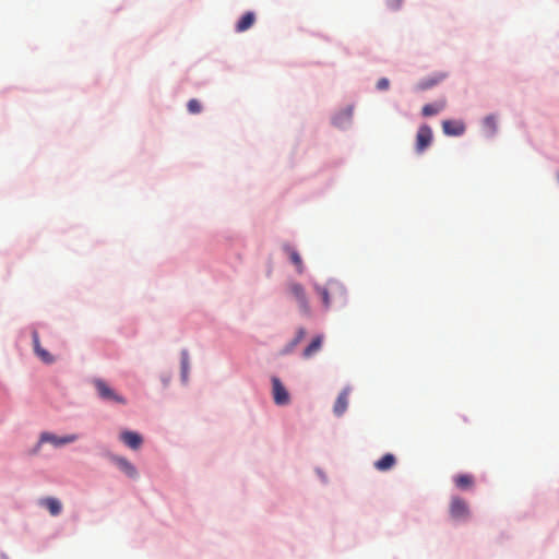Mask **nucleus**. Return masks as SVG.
<instances>
[{
	"label": "nucleus",
	"mask_w": 559,
	"mask_h": 559,
	"mask_svg": "<svg viewBox=\"0 0 559 559\" xmlns=\"http://www.w3.org/2000/svg\"><path fill=\"white\" fill-rule=\"evenodd\" d=\"M316 292L321 296L325 309L330 308L333 300L345 301V288L337 281H330L326 286H314Z\"/></svg>",
	"instance_id": "f257e3e1"
},
{
	"label": "nucleus",
	"mask_w": 559,
	"mask_h": 559,
	"mask_svg": "<svg viewBox=\"0 0 559 559\" xmlns=\"http://www.w3.org/2000/svg\"><path fill=\"white\" fill-rule=\"evenodd\" d=\"M93 384L97 391L98 396L107 402H114L118 404H126L127 401L123 396L118 394L110 385L102 380V379H95L93 381Z\"/></svg>",
	"instance_id": "f03ea898"
},
{
	"label": "nucleus",
	"mask_w": 559,
	"mask_h": 559,
	"mask_svg": "<svg viewBox=\"0 0 559 559\" xmlns=\"http://www.w3.org/2000/svg\"><path fill=\"white\" fill-rule=\"evenodd\" d=\"M449 513L453 520L464 521L469 518L467 502L460 497H452L449 506Z\"/></svg>",
	"instance_id": "7ed1b4c3"
},
{
	"label": "nucleus",
	"mask_w": 559,
	"mask_h": 559,
	"mask_svg": "<svg viewBox=\"0 0 559 559\" xmlns=\"http://www.w3.org/2000/svg\"><path fill=\"white\" fill-rule=\"evenodd\" d=\"M272 395L276 405L283 406L290 402L288 391L277 377L272 378Z\"/></svg>",
	"instance_id": "20e7f679"
},
{
	"label": "nucleus",
	"mask_w": 559,
	"mask_h": 559,
	"mask_svg": "<svg viewBox=\"0 0 559 559\" xmlns=\"http://www.w3.org/2000/svg\"><path fill=\"white\" fill-rule=\"evenodd\" d=\"M432 142V131L427 124H423L418 128L416 134L415 150L418 154H421Z\"/></svg>",
	"instance_id": "39448f33"
},
{
	"label": "nucleus",
	"mask_w": 559,
	"mask_h": 559,
	"mask_svg": "<svg viewBox=\"0 0 559 559\" xmlns=\"http://www.w3.org/2000/svg\"><path fill=\"white\" fill-rule=\"evenodd\" d=\"M289 292L293 295V297L296 299V301L298 302L300 310L304 313L309 314L310 306H309V301H308L305 288L298 283H292V284H289Z\"/></svg>",
	"instance_id": "423d86ee"
},
{
	"label": "nucleus",
	"mask_w": 559,
	"mask_h": 559,
	"mask_svg": "<svg viewBox=\"0 0 559 559\" xmlns=\"http://www.w3.org/2000/svg\"><path fill=\"white\" fill-rule=\"evenodd\" d=\"M78 440V436L76 435H68V436H64V437H58L56 435H52L50 432H44L41 433L40 436V441L41 442H49L51 444H53L55 447H61V445H64V444H68V443H72L74 441Z\"/></svg>",
	"instance_id": "0eeeda50"
},
{
	"label": "nucleus",
	"mask_w": 559,
	"mask_h": 559,
	"mask_svg": "<svg viewBox=\"0 0 559 559\" xmlns=\"http://www.w3.org/2000/svg\"><path fill=\"white\" fill-rule=\"evenodd\" d=\"M448 76V73L445 72H437V73H433L423 80H420L417 85H416V88L418 91H426V90H429L436 85H438L440 82H442L445 78Z\"/></svg>",
	"instance_id": "6e6552de"
},
{
	"label": "nucleus",
	"mask_w": 559,
	"mask_h": 559,
	"mask_svg": "<svg viewBox=\"0 0 559 559\" xmlns=\"http://www.w3.org/2000/svg\"><path fill=\"white\" fill-rule=\"evenodd\" d=\"M32 338H33V347H34L35 354L45 364H52L55 361V358L49 352H47L45 348L41 347L40 342H39V334L37 331H33Z\"/></svg>",
	"instance_id": "1a4fd4ad"
},
{
	"label": "nucleus",
	"mask_w": 559,
	"mask_h": 559,
	"mask_svg": "<svg viewBox=\"0 0 559 559\" xmlns=\"http://www.w3.org/2000/svg\"><path fill=\"white\" fill-rule=\"evenodd\" d=\"M111 460L118 466V468L121 472H123L128 477L133 479L138 477V471L135 466L126 457L112 456Z\"/></svg>",
	"instance_id": "9d476101"
},
{
	"label": "nucleus",
	"mask_w": 559,
	"mask_h": 559,
	"mask_svg": "<svg viewBox=\"0 0 559 559\" xmlns=\"http://www.w3.org/2000/svg\"><path fill=\"white\" fill-rule=\"evenodd\" d=\"M120 440L132 450L139 449L143 442L142 437L138 432L129 430L121 432Z\"/></svg>",
	"instance_id": "9b49d317"
},
{
	"label": "nucleus",
	"mask_w": 559,
	"mask_h": 559,
	"mask_svg": "<svg viewBox=\"0 0 559 559\" xmlns=\"http://www.w3.org/2000/svg\"><path fill=\"white\" fill-rule=\"evenodd\" d=\"M442 129L447 135L457 136L464 133L465 126L461 121L444 120L442 122Z\"/></svg>",
	"instance_id": "f8f14e48"
},
{
	"label": "nucleus",
	"mask_w": 559,
	"mask_h": 559,
	"mask_svg": "<svg viewBox=\"0 0 559 559\" xmlns=\"http://www.w3.org/2000/svg\"><path fill=\"white\" fill-rule=\"evenodd\" d=\"M348 405V390H343L337 396L334 404V414L341 416L345 413Z\"/></svg>",
	"instance_id": "ddd939ff"
},
{
	"label": "nucleus",
	"mask_w": 559,
	"mask_h": 559,
	"mask_svg": "<svg viewBox=\"0 0 559 559\" xmlns=\"http://www.w3.org/2000/svg\"><path fill=\"white\" fill-rule=\"evenodd\" d=\"M40 504L46 507L49 513L53 516L59 515L62 510L61 502L53 497H47L40 501Z\"/></svg>",
	"instance_id": "4468645a"
},
{
	"label": "nucleus",
	"mask_w": 559,
	"mask_h": 559,
	"mask_svg": "<svg viewBox=\"0 0 559 559\" xmlns=\"http://www.w3.org/2000/svg\"><path fill=\"white\" fill-rule=\"evenodd\" d=\"M396 463L395 456L391 453L384 454L380 460L374 462V467L380 472L391 469Z\"/></svg>",
	"instance_id": "2eb2a0df"
},
{
	"label": "nucleus",
	"mask_w": 559,
	"mask_h": 559,
	"mask_svg": "<svg viewBox=\"0 0 559 559\" xmlns=\"http://www.w3.org/2000/svg\"><path fill=\"white\" fill-rule=\"evenodd\" d=\"M455 486L459 489L466 490L474 486V477L469 474H459L453 478Z\"/></svg>",
	"instance_id": "dca6fc26"
},
{
	"label": "nucleus",
	"mask_w": 559,
	"mask_h": 559,
	"mask_svg": "<svg viewBox=\"0 0 559 559\" xmlns=\"http://www.w3.org/2000/svg\"><path fill=\"white\" fill-rule=\"evenodd\" d=\"M283 248H284L285 252L288 254L292 263L296 266L297 272L302 273L304 272L302 260H301V257L299 255V253L296 251V249H294L289 245H285Z\"/></svg>",
	"instance_id": "f3484780"
},
{
	"label": "nucleus",
	"mask_w": 559,
	"mask_h": 559,
	"mask_svg": "<svg viewBox=\"0 0 559 559\" xmlns=\"http://www.w3.org/2000/svg\"><path fill=\"white\" fill-rule=\"evenodd\" d=\"M254 21H255V16H254L253 12L245 13L241 16V19L238 21V23L236 25V31L238 33H242V32L249 29L254 24Z\"/></svg>",
	"instance_id": "a211bd4d"
},
{
	"label": "nucleus",
	"mask_w": 559,
	"mask_h": 559,
	"mask_svg": "<svg viewBox=\"0 0 559 559\" xmlns=\"http://www.w3.org/2000/svg\"><path fill=\"white\" fill-rule=\"evenodd\" d=\"M445 105L447 103L444 99L439 100L435 104H427L423 107L421 112L425 117H430L440 112L445 107Z\"/></svg>",
	"instance_id": "6ab92c4d"
},
{
	"label": "nucleus",
	"mask_w": 559,
	"mask_h": 559,
	"mask_svg": "<svg viewBox=\"0 0 559 559\" xmlns=\"http://www.w3.org/2000/svg\"><path fill=\"white\" fill-rule=\"evenodd\" d=\"M321 345H322V336L319 335V336L314 337L311 341V343L305 348L304 357L305 358L312 357L314 354H317L320 350Z\"/></svg>",
	"instance_id": "aec40b11"
},
{
	"label": "nucleus",
	"mask_w": 559,
	"mask_h": 559,
	"mask_svg": "<svg viewBox=\"0 0 559 559\" xmlns=\"http://www.w3.org/2000/svg\"><path fill=\"white\" fill-rule=\"evenodd\" d=\"M484 127L489 135H493L497 131V121L495 116H487L484 120Z\"/></svg>",
	"instance_id": "412c9836"
},
{
	"label": "nucleus",
	"mask_w": 559,
	"mask_h": 559,
	"mask_svg": "<svg viewBox=\"0 0 559 559\" xmlns=\"http://www.w3.org/2000/svg\"><path fill=\"white\" fill-rule=\"evenodd\" d=\"M187 108H188V111H189L190 114H193V115H195V114H200V112L202 111V105H201V103H200L198 99H195V98H192V99H190V100L188 102V104H187Z\"/></svg>",
	"instance_id": "4be33fe9"
},
{
	"label": "nucleus",
	"mask_w": 559,
	"mask_h": 559,
	"mask_svg": "<svg viewBox=\"0 0 559 559\" xmlns=\"http://www.w3.org/2000/svg\"><path fill=\"white\" fill-rule=\"evenodd\" d=\"M188 369H189V358H188L187 352L183 350L181 354V371H182L183 379L187 378Z\"/></svg>",
	"instance_id": "5701e85b"
},
{
	"label": "nucleus",
	"mask_w": 559,
	"mask_h": 559,
	"mask_svg": "<svg viewBox=\"0 0 559 559\" xmlns=\"http://www.w3.org/2000/svg\"><path fill=\"white\" fill-rule=\"evenodd\" d=\"M390 86V82L388 79L385 78H382L380 79L378 82H377V88L380 90V91H385L388 90Z\"/></svg>",
	"instance_id": "b1692460"
},
{
	"label": "nucleus",
	"mask_w": 559,
	"mask_h": 559,
	"mask_svg": "<svg viewBox=\"0 0 559 559\" xmlns=\"http://www.w3.org/2000/svg\"><path fill=\"white\" fill-rule=\"evenodd\" d=\"M306 335V330L304 328H300L298 331H297V334L293 341V345H296L298 344Z\"/></svg>",
	"instance_id": "393cba45"
}]
</instances>
